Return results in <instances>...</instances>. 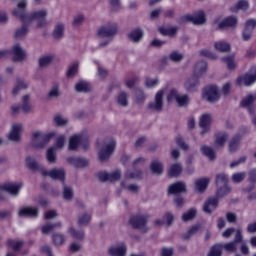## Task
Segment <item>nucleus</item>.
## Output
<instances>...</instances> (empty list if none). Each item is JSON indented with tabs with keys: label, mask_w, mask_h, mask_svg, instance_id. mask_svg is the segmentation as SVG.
<instances>
[{
	"label": "nucleus",
	"mask_w": 256,
	"mask_h": 256,
	"mask_svg": "<svg viewBox=\"0 0 256 256\" xmlns=\"http://www.w3.org/2000/svg\"><path fill=\"white\" fill-rule=\"evenodd\" d=\"M119 33V25L115 22H108L102 25L98 31L97 35L100 39H107L106 41L99 44L100 47H107L109 43L113 41L115 36Z\"/></svg>",
	"instance_id": "f257e3e1"
},
{
	"label": "nucleus",
	"mask_w": 256,
	"mask_h": 256,
	"mask_svg": "<svg viewBox=\"0 0 256 256\" xmlns=\"http://www.w3.org/2000/svg\"><path fill=\"white\" fill-rule=\"evenodd\" d=\"M204 73H207V62H197L194 68L193 77L189 78L184 84L186 91L189 93H194V91H197V87H199V77H201Z\"/></svg>",
	"instance_id": "f03ea898"
},
{
	"label": "nucleus",
	"mask_w": 256,
	"mask_h": 256,
	"mask_svg": "<svg viewBox=\"0 0 256 256\" xmlns=\"http://www.w3.org/2000/svg\"><path fill=\"white\" fill-rule=\"evenodd\" d=\"M149 217V214H135L130 217L129 223L132 229H137L141 233H148L149 226L147 224L149 223Z\"/></svg>",
	"instance_id": "7ed1b4c3"
},
{
	"label": "nucleus",
	"mask_w": 256,
	"mask_h": 256,
	"mask_svg": "<svg viewBox=\"0 0 256 256\" xmlns=\"http://www.w3.org/2000/svg\"><path fill=\"white\" fill-rule=\"evenodd\" d=\"M53 137H55V132L44 134L36 131L32 134V147H34V149H43L45 145L53 139Z\"/></svg>",
	"instance_id": "20e7f679"
},
{
	"label": "nucleus",
	"mask_w": 256,
	"mask_h": 256,
	"mask_svg": "<svg viewBox=\"0 0 256 256\" xmlns=\"http://www.w3.org/2000/svg\"><path fill=\"white\" fill-rule=\"evenodd\" d=\"M47 10H39L29 14L28 24L31 25L33 21H38V27H47Z\"/></svg>",
	"instance_id": "39448f33"
},
{
	"label": "nucleus",
	"mask_w": 256,
	"mask_h": 256,
	"mask_svg": "<svg viewBox=\"0 0 256 256\" xmlns=\"http://www.w3.org/2000/svg\"><path fill=\"white\" fill-rule=\"evenodd\" d=\"M14 17L21 19L22 23H29V14H27V0H22L17 4V8L12 11Z\"/></svg>",
	"instance_id": "423d86ee"
},
{
	"label": "nucleus",
	"mask_w": 256,
	"mask_h": 256,
	"mask_svg": "<svg viewBox=\"0 0 256 256\" xmlns=\"http://www.w3.org/2000/svg\"><path fill=\"white\" fill-rule=\"evenodd\" d=\"M256 82V66H252L248 73L237 78V85H245V87H250Z\"/></svg>",
	"instance_id": "0eeeda50"
},
{
	"label": "nucleus",
	"mask_w": 256,
	"mask_h": 256,
	"mask_svg": "<svg viewBox=\"0 0 256 256\" xmlns=\"http://www.w3.org/2000/svg\"><path fill=\"white\" fill-rule=\"evenodd\" d=\"M163 95H165V91L159 90L154 98L153 102L148 104L149 111H153L154 113H161L163 111Z\"/></svg>",
	"instance_id": "6e6552de"
},
{
	"label": "nucleus",
	"mask_w": 256,
	"mask_h": 256,
	"mask_svg": "<svg viewBox=\"0 0 256 256\" xmlns=\"http://www.w3.org/2000/svg\"><path fill=\"white\" fill-rule=\"evenodd\" d=\"M206 21L205 12L199 11L195 16L185 15L179 19V23H193L194 25H203Z\"/></svg>",
	"instance_id": "1a4fd4ad"
},
{
	"label": "nucleus",
	"mask_w": 256,
	"mask_h": 256,
	"mask_svg": "<svg viewBox=\"0 0 256 256\" xmlns=\"http://www.w3.org/2000/svg\"><path fill=\"white\" fill-rule=\"evenodd\" d=\"M203 99L205 101H208V103H217L219 101L220 96H219V88L216 86H208L204 89Z\"/></svg>",
	"instance_id": "9d476101"
},
{
	"label": "nucleus",
	"mask_w": 256,
	"mask_h": 256,
	"mask_svg": "<svg viewBox=\"0 0 256 256\" xmlns=\"http://www.w3.org/2000/svg\"><path fill=\"white\" fill-rule=\"evenodd\" d=\"M43 177H50V179H54L55 181H61L65 183V169L63 168H54L52 170H42Z\"/></svg>",
	"instance_id": "9b49d317"
},
{
	"label": "nucleus",
	"mask_w": 256,
	"mask_h": 256,
	"mask_svg": "<svg viewBox=\"0 0 256 256\" xmlns=\"http://www.w3.org/2000/svg\"><path fill=\"white\" fill-rule=\"evenodd\" d=\"M21 187H23V183L8 182L2 185L0 184V191H6V193H9L12 197H17L21 191Z\"/></svg>",
	"instance_id": "f8f14e48"
},
{
	"label": "nucleus",
	"mask_w": 256,
	"mask_h": 256,
	"mask_svg": "<svg viewBox=\"0 0 256 256\" xmlns=\"http://www.w3.org/2000/svg\"><path fill=\"white\" fill-rule=\"evenodd\" d=\"M116 145L117 143L115 140H111L109 143L104 144L98 153L100 161H107V159L113 155V151H115Z\"/></svg>",
	"instance_id": "ddd939ff"
},
{
	"label": "nucleus",
	"mask_w": 256,
	"mask_h": 256,
	"mask_svg": "<svg viewBox=\"0 0 256 256\" xmlns=\"http://www.w3.org/2000/svg\"><path fill=\"white\" fill-rule=\"evenodd\" d=\"M11 109L13 113H19L20 110H22L23 113H31L33 109V106L31 105V96L29 94L24 95L22 97V105H14Z\"/></svg>",
	"instance_id": "4468645a"
},
{
	"label": "nucleus",
	"mask_w": 256,
	"mask_h": 256,
	"mask_svg": "<svg viewBox=\"0 0 256 256\" xmlns=\"http://www.w3.org/2000/svg\"><path fill=\"white\" fill-rule=\"evenodd\" d=\"M247 128H241L239 133L232 137L229 141V151L230 153H235L239 150L241 145V137L247 133Z\"/></svg>",
	"instance_id": "2eb2a0df"
},
{
	"label": "nucleus",
	"mask_w": 256,
	"mask_h": 256,
	"mask_svg": "<svg viewBox=\"0 0 256 256\" xmlns=\"http://www.w3.org/2000/svg\"><path fill=\"white\" fill-rule=\"evenodd\" d=\"M255 101H256V94H248L246 97H244L240 103L241 107H244L248 110V113L250 115L255 114Z\"/></svg>",
	"instance_id": "dca6fc26"
},
{
	"label": "nucleus",
	"mask_w": 256,
	"mask_h": 256,
	"mask_svg": "<svg viewBox=\"0 0 256 256\" xmlns=\"http://www.w3.org/2000/svg\"><path fill=\"white\" fill-rule=\"evenodd\" d=\"M83 141H87V136L83 134H76L70 137L69 140V151H77L79 149V145L83 144Z\"/></svg>",
	"instance_id": "f3484780"
},
{
	"label": "nucleus",
	"mask_w": 256,
	"mask_h": 256,
	"mask_svg": "<svg viewBox=\"0 0 256 256\" xmlns=\"http://www.w3.org/2000/svg\"><path fill=\"white\" fill-rule=\"evenodd\" d=\"M211 123H213V116L211 114H203L200 117L199 126L202 128L200 135H205V133H209V127H211Z\"/></svg>",
	"instance_id": "a211bd4d"
},
{
	"label": "nucleus",
	"mask_w": 256,
	"mask_h": 256,
	"mask_svg": "<svg viewBox=\"0 0 256 256\" xmlns=\"http://www.w3.org/2000/svg\"><path fill=\"white\" fill-rule=\"evenodd\" d=\"M179 193H187V184L183 181H178L168 187L169 195H179Z\"/></svg>",
	"instance_id": "6ab92c4d"
},
{
	"label": "nucleus",
	"mask_w": 256,
	"mask_h": 256,
	"mask_svg": "<svg viewBox=\"0 0 256 256\" xmlns=\"http://www.w3.org/2000/svg\"><path fill=\"white\" fill-rule=\"evenodd\" d=\"M12 53H13V61L16 63H21V61H25L27 59V51L22 49L21 45L16 44L12 48Z\"/></svg>",
	"instance_id": "aec40b11"
},
{
	"label": "nucleus",
	"mask_w": 256,
	"mask_h": 256,
	"mask_svg": "<svg viewBox=\"0 0 256 256\" xmlns=\"http://www.w3.org/2000/svg\"><path fill=\"white\" fill-rule=\"evenodd\" d=\"M21 131H23V125L14 124L10 133L8 134L9 141H13V143H19V141H21Z\"/></svg>",
	"instance_id": "412c9836"
},
{
	"label": "nucleus",
	"mask_w": 256,
	"mask_h": 256,
	"mask_svg": "<svg viewBox=\"0 0 256 256\" xmlns=\"http://www.w3.org/2000/svg\"><path fill=\"white\" fill-rule=\"evenodd\" d=\"M18 217L36 219V217H39V209L33 207H23L19 210Z\"/></svg>",
	"instance_id": "4be33fe9"
},
{
	"label": "nucleus",
	"mask_w": 256,
	"mask_h": 256,
	"mask_svg": "<svg viewBox=\"0 0 256 256\" xmlns=\"http://www.w3.org/2000/svg\"><path fill=\"white\" fill-rule=\"evenodd\" d=\"M238 19L236 16L226 17L222 22L218 23L217 29L223 31L230 27H237Z\"/></svg>",
	"instance_id": "5701e85b"
},
{
	"label": "nucleus",
	"mask_w": 256,
	"mask_h": 256,
	"mask_svg": "<svg viewBox=\"0 0 256 256\" xmlns=\"http://www.w3.org/2000/svg\"><path fill=\"white\" fill-rule=\"evenodd\" d=\"M219 205V199L213 197L209 198L203 205V211L204 213H208V215H211L215 209H217Z\"/></svg>",
	"instance_id": "b1692460"
},
{
	"label": "nucleus",
	"mask_w": 256,
	"mask_h": 256,
	"mask_svg": "<svg viewBox=\"0 0 256 256\" xmlns=\"http://www.w3.org/2000/svg\"><path fill=\"white\" fill-rule=\"evenodd\" d=\"M108 255L110 256H126L127 245L121 244L120 246H112L108 249Z\"/></svg>",
	"instance_id": "393cba45"
},
{
	"label": "nucleus",
	"mask_w": 256,
	"mask_h": 256,
	"mask_svg": "<svg viewBox=\"0 0 256 256\" xmlns=\"http://www.w3.org/2000/svg\"><path fill=\"white\" fill-rule=\"evenodd\" d=\"M26 165L31 171H39L41 175H43V171H45L44 167L38 164L31 156L26 157Z\"/></svg>",
	"instance_id": "a878e982"
},
{
	"label": "nucleus",
	"mask_w": 256,
	"mask_h": 256,
	"mask_svg": "<svg viewBox=\"0 0 256 256\" xmlns=\"http://www.w3.org/2000/svg\"><path fill=\"white\" fill-rule=\"evenodd\" d=\"M227 139H229V134L227 132H220V133L215 134L214 145H215L216 149L225 147V143H227Z\"/></svg>",
	"instance_id": "bb28decb"
},
{
	"label": "nucleus",
	"mask_w": 256,
	"mask_h": 256,
	"mask_svg": "<svg viewBox=\"0 0 256 256\" xmlns=\"http://www.w3.org/2000/svg\"><path fill=\"white\" fill-rule=\"evenodd\" d=\"M67 162L70 165H73V167H77V168H83L89 165V161L87 159L80 158V157H68Z\"/></svg>",
	"instance_id": "cd10ccee"
},
{
	"label": "nucleus",
	"mask_w": 256,
	"mask_h": 256,
	"mask_svg": "<svg viewBox=\"0 0 256 256\" xmlns=\"http://www.w3.org/2000/svg\"><path fill=\"white\" fill-rule=\"evenodd\" d=\"M92 217H93V215L90 212H83L78 215L77 224L80 227H87V225H89V223H91Z\"/></svg>",
	"instance_id": "c85d7f7f"
},
{
	"label": "nucleus",
	"mask_w": 256,
	"mask_h": 256,
	"mask_svg": "<svg viewBox=\"0 0 256 256\" xmlns=\"http://www.w3.org/2000/svg\"><path fill=\"white\" fill-rule=\"evenodd\" d=\"M63 227L62 222H56V223H47L46 225L42 226V233L43 235H49L52 231H55V229H61Z\"/></svg>",
	"instance_id": "c756f323"
},
{
	"label": "nucleus",
	"mask_w": 256,
	"mask_h": 256,
	"mask_svg": "<svg viewBox=\"0 0 256 256\" xmlns=\"http://www.w3.org/2000/svg\"><path fill=\"white\" fill-rule=\"evenodd\" d=\"M183 173V165L181 163L172 164L168 170V177H179Z\"/></svg>",
	"instance_id": "7c9ffc66"
},
{
	"label": "nucleus",
	"mask_w": 256,
	"mask_h": 256,
	"mask_svg": "<svg viewBox=\"0 0 256 256\" xmlns=\"http://www.w3.org/2000/svg\"><path fill=\"white\" fill-rule=\"evenodd\" d=\"M201 229V224L191 226L189 230L182 235V239H184V241H189V239H191L193 235H197V233H199Z\"/></svg>",
	"instance_id": "2f4dec72"
},
{
	"label": "nucleus",
	"mask_w": 256,
	"mask_h": 256,
	"mask_svg": "<svg viewBox=\"0 0 256 256\" xmlns=\"http://www.w3.org/2000/svg\"><path fill=\"white\" fill-rule=\"evenodd\" d=\"M143 35V30H141V28H136L128 34V38L130 41H133V43H139V41L143 39Z\"/></svg>",
	"instance_id": "473e14b6"
},
{
	"label": "nucleus",
	"mask_w": 256,
	"mask_h": 256,
	"mask_svg": "<svg viewBox=\"0 0 256 256\" xmlns=\"http://www.w3.org/2000/svg\"><path fill=\"white\" fill-rule=\"evenodd\" d=\"M28 87H29V83L25 82V80H23L21 78H17L16 84L12 90V94L14 96H17V94L20 93V91H22V89H27Z\"/></svg>",
	"instance_id": "72a5a7b5"
},
{
	"label": "nucleus",
	"mask_w": 256,
	"mask_h": 256,
	"mask_svg": "<svg viewBox=\"0 0 256 256\" xmlns=\"http://www.w3.org/2000/svg\"><path fill=\"white\" fill-rule=\"evenodd\" d=\"M200 151L202 155L208 157L210 161H215L217 156L215 154V150L211 146L203 145L201 146Z\"/></svg>",
	"instance_id": "f704fd0d"
},
{
	"label": "nucleus",
	"mask_w": 256,
	"mask_h": 256,
	"mask_svg": "<svg viewBox=\"0 0 256 256\" xmlns=\"http://www.w3.org/2000/svg\"><path fill=\"white\" fill-rule=\"evenodd\" d=\"M208 186L209 178H201L195 182V189L198 193H204Z\"/></svg>",
	"instance_id": "c9c22d12"
},
{
	"label": "nucleus",
	"mask_w": 256,
	"mask_h": 256,
	"mask_svg": "<svg viewBox=\"0 0 256 256\" xmlns=\"http://www.w3.org/2000/svg\"><path fill=\"white\" fill-rule=\"evenodd\" d=\"M216 187H227L229 186V177L225 173H219L216 175Z\"/></svg>",
	"instance_id": "e433bc0d"
},
{
	"label": "nucleus",
	"mask_w": 256,
	"mask_h": 256,
	"mask_svg": "<svg viewBox=\"0 0 256 256\" xmlns=\"http://www.w3.org/2000/svg\"><path fill=\"white\" fill-rule=\"evenodd\" d=\"M231 193V187L229 186H217V191H216V197L215 199H223V197H227Z\"/></svg>",
	"instance_id": "4c0bfd02"
},
{
	"label": "nucleus",
	"mask_w": 256,
	"mask_h": 256,
	"mask_svg": "<svg viewBox=\"0 0 256 256\" xmlns=\"http://www.w3.org/2000/svg\"><path fill=\"white\" fill-rule=\"evenodd\" d=\"M214 48L220 53H229V51H231V44L224 41H219L215 42Z\"/></svg>",
	"instance_id": "58836bf2"
},
{
	"label": "nucleus",
	"mask_w": 256,
	"mask_h": 256,
	"mask_svg": "<svg viewBox=\"0 0 256 256\" xmlns=\"http://www.w3.org/2000/svg\"><path fill=\"white\" fill-rule=\"evenodd\" d=\"M75 91H77V93H87L91 91V85H89L87 81L81 80L78 83H76Z\"/></svg>",
	"instance_id": "ea45409f"
},
{
	"label": "nucleus",
	"mask_w": 256,
	"mask_h": 256,
	"mask_svg": "<svg viewBox=\"0 0 256 256\" xmlns=\"http://www.w3.org/2000/svg\"><path fill=\"white\" fill-rule=\"evenodd\" d=\"M249 9V2L246 0H240L234 7L230 8L231 13H237L239 10L247 11Z\"/></svg>",
	"instance_id": "a19ab883"
},
{
	"label": "nucleus",
	"mask_w": 256,
	"mask_h": 256,
	"mask_svg": "<svg viewBox=\"0 0 256 256\" xmlns=\"http://www.w3.org/2000/svg\"><path fill=\"white\" fill-rule=\"evenodd\" d=\"M150 169L154 175H163V163L158 160L152 161Z\"/></svg>",
	"instance_id": "79ce46f5"
},
{
	"label": "nucleus",
	"mask_w": 256,
	"mask_h": 256,
	"mask_svg": "<svg viewBox=\"0 0 256 256\" xmlns=\"http://www.w3.org/2000/svg\"><path fill=\"white\" fill-rule=\"evenodd\" d=\"M77 73H79V62H73L68 67V70L66 72V77H68V79H73V77H75Z\"/></svg>",
	"instance_id": "37998d69"
},
{
	"label": "nucleus",
	"mask_w": 256,
	"mask_h": 256,
	"mask_svg": "<svg viewBox=\"0 0 256 256\" xmlns=\"http://www.w3.org/2000/svg\"><path fill=\"white\" fill-rule=\"evenodd\" d=\"M65 239V235L62 233L57 232L52 234V241L54 245L58 247L61 245H65Z\"/></svg>",
	"instance_id": "c03bdc74"
},
{
	"label": "nucleus",
	"mask_w": 256,
	"mask_h": 256,
	"mask_svg": "<svg viewBox=\"0 0 256 256\" xmlns=\"http://www.w3.org/2000/svg\"><path fill=\"white\" fill-rule=\"evenodd\" d=\"M195 217H197V209L191 208L182 215V221H184V223H187V221H193Z\"/></svg>",
	"instance_id": "a18cd8bd"
},
{
	"label": "nucleus",
	"mask_w": 256,
	"mask_h": 256,
	"mask_svg": "<svg viewBox=\"0 0 256 256\" xmlns=\"http://www.w3.org/2000/svg\"><path fill=\"white\" fill-rule=\"evenodd\" d=\"M57 148L50 147L46 152V159L48 163H55L57 161V154L55 153Z\"/></svg>",
	"instance_id": "49530a36"
},
{
	"label": "nucleus",
	"mask_w": 256,
	"mask_h": 256,
	"mask_svg": "<svg viewBox=\"0 0 256 256\" xmlns=\"http://www.w3.org/2000/svg\"><path fill=\"white\" fill-rule=\"evenodd\" d=\"M27 27H29V23L22 24V27L18 29L15 33L16 39H23V37H25V35L29 33V29Z\"/></svg>",
	"instance_id": "de8ad7c7"
},
{
	"label": "nucleus",
	"mask_w": 256,
	"mask_h": 256,
	"mask_svg": "<svg viewBox=\"0 0 256 256\" xmlns=\"http://www.w3.org/2000/svg\"><path fill=\"white\" fill-rule=\"evenodd\" d=\"M179 28L171 27V28H159V33L164 36L173 37V35H177V31Z\"/></svg>",
	"instance_id": "09e8293b"
},
{
	"label": "nucleus",
	"mask_w": 256,
	"mask_h": 256,
	"mask_svg": "<svg viewBox=\"0 0 256 256\" xmlns=\"http://www.w3.org/2000/svg\"><path fill=\"white\" fill-rule=\"evenodd\" d=\"M63 31H65V26L61 23L56 24L54 28V39H63Z\"/></svg>",
	"instance_id": "8fccbe9b"
},
{
	"label": "nucleus",
	"mask_w": 256,
	"mask_h": 256,
	"mask_svg": "<svg viewBox=\"0 0 256 256\" xmlns=\"http://www.w3.org/2000/svg\"><path fill=\"white\" fill-rule=\"evenodd\" d=\"M52 62L53 56H42L38 60L39 67H41V69H44V67H49V65H51Z\"/></svg>",
	"instance_id": "3c124183"
},
{
	"label": "nucleus",
	"mask_w": 256,
	"mask_h": 256,
	"mask_svg": "<svg viewBox=\"0 0 256 256\" xmlns=\"http://www.w3.org/2000/svg\"><path fill=\"white\" fill-rule=\"evenodd\" d=\"M223 255V246L221 244H216L211 247L208 256H221Z\"/></svg>",
	"instance_id": "603ef678"
},
{
	"label": "nucleus",
	"mask_w": 256,
	"mask_h": 256,
	"mask_svg": "<svg viewBox=\"0 0 256 256\" xmlns=\"http://www.w3.org/2000/svg\"><path fill=\"white\" fill-rule=\"evenodd\" d=\"M245 177H247L246 172H237L232 175L231 180L233 183H243Z\"/></svg>",
	"instance_id": "864d4df0"
},
{
	"label": "nucleus",
	"mask_w": 256,
	"mask_h": 256,
	"mask_svg": "<svg viewBox=\"0 0 256 256\" xmlns=\"http://www.w3.org/2000/svg\"><path fill=\"white\" fill-rule=\"evenodd\" d=\"M7 245L9 247H12L13 251H19L21 249V247H23V245H25V242L8 239Z\"/></svg>",
	"instance_id": "5fc2aeb1"
},
{
	"label": "nucleus",
	"mask_w": 256,
	"mask_h": 256,
	"mask_svg": "<svg viewBox=\"0 0 256 256\" xmlns=\"http://www.w3.org/2000/svg\"><path fill=\"white\" fill-rule=\"evenodd\" d=\"M68 233H69L70 235H72V236L74 237V239H79L80 241H81L82 239H84V237H85V232H83V231H77V230H75V228H73V227H70V228L68 229Z\"/></svg>",
	"instance_id": "6e6d98bb"
},
{
	"label": "nucleus",
	"mask_w": 256,
	"mask_h": 256,
	"mask_svg": "<svg viewBox=\"0 0 256 256\" xmlns=\"http://www.w3.org/2000/svg\"><path fill=\"white\" fill-rule=\"evenodd\" d=\"M63 198L66 201H71V199H73V188L69 187L67 185H64V189H63Z\"/></svg>",
	"instance_id": "4d7b16f0"
},
{
	"label": "nucleus",
	"mask_w": 256,
	"mask_h": 256,
	"mask_svg": "<svg viewBox=\"0 0 256 256\" xmlns=\"http://www.w3.org/2000/svg\"><path fill=\"white\" fill-rule=\"evenodd\" d=\"M222 249H225V251H228L229 253H235V251H237V244L232 241L230 243H226V244H221Z\"/></svg>",
	"instance_id": "13d9d810"
},
{
	"label": "nucleus",
	"mask_w": 256,
	"mask_h": 256,
	"mask_svg": "<svg viewBox=\"0 0 256 256\" xmlns=\"http://www.w3.org/2000/svg\"><path fill=\"white\" fill-rule=\"evenodd\" d=\"M143 172L141 170H136L135 172L127 171L126 172V179H141Z\"/></svg>",
	"instance_id": "bf43d9fd"
},
{
	"label": "nucleus",
	"mask_w": 256,
	"mask_h": 256,
	"mask_svg": "<svg viewBox=\"0 0 256 256\" xmlns=\"http://www.w3.org/2000/svg\"><path fill=\"white\" fill-rule=\"evenodd\" d=\"M176 102L180 107H187V105H189V96L180 95L178 96V99L176 100Z\"/></svg>",
	"instance_id": "052dcab7"
},
{
	"label": "nucleus",
	"mask_w": 256,
	"mask_h": 256,
	"mask_svg": "<svg viewBox=\"0 0 256 256\" xmlns=\"http://www.w3.org/2000/svg\"><path fill=\"white\" fill-rule=\"evenodd\" d=\"M221 61L227 64L228 69H235V58L233 56L223 57Z\"/></svg>",
	"instance_id": "680f3d73"
},
{
	"label": "nucleus",
	"mask_w": 256,
	"mask_h": 256,
	"mask_svg": "<svg viewBox=\"0 0 256 256\" xmlns=\"http://www.w3.org/2000/svg\"><path fill=\"white\" fill-rule=\"evenodd\" d=\"M118 105H121V107H127L128 105V102H127V93L125 92H121L119 95H118Z\"/></svg>",
	"instance_id": "e2e57ef3"
},
{
	"label": "nucleus",
	"mask_w": 256,
	"mask_h": 256,
	"mask_svg": "<svg viewBox=\"0 0 256 256\" xmlns=\"http://www.w3.org/2000/svg\"><path fill=\"white\" fill-rule=\"evenodd\" d=\"M60 93H59V85H54L52 87V89H50L49 93H48V97L49 99H57V97H59Z\"/></svg>",
	"instance_id": "0e129e2a"
},
{
	"label": "nucleus",
	"mask_w": 256,
	"mask_h": 256,
	"mask_svg": "<svg viewBox=\"0 0 256 256\" xmlns=\"http://www.w3.org/2000/svg\"><path fill=\"white\" fill-rule=\"evenodd\" d=\"M54 123L58 126V127H63L64 125H67L68 120L66 118H63V116L61 115H56L54 117Z\"/></svg>",
	"instance_id": "69168bd1"
},
{
	"label": "nucleus",
	"mask_w": 256,
	"mask_h": 256,
	"mask_svg": "<svg viewBox=\"0 0 256 256\" xmlns=\"http://www.w3.org/2000/svg\"><path fill=\"white\" fill-rule=\"evenodd\" d=\"M170 59L174 63H179L180 61H183V54L179 53L178 51H174L170 54Z\"/></svg>",
	"instance_id": "338daca9"
},
{
	"label": "nucleus",
	"mask_w": 256,
	"mask_h": 256,
	"mask_svg": "<svg viewBox=\"0 0 256 256\" xmlns=\"http://www.w3.org/2000/svg\"><path fill=\"white\" fill-rule=\"evenodd\" d=\"M256 28V20L255 19H249L245 23L244 29H248L249 31H255Z\"/></svg>",
	"instance_id": "774afa93"
}]
</instances>
